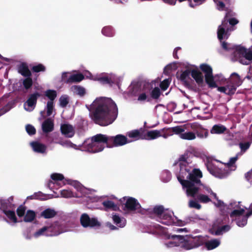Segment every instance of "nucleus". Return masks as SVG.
<instances>
[{
    "label": "nucleus",
    "mask_w": 252,
    "mask_h": 252,
    "mask_svg": "<svg viewBox=\"0 0 252 252\" xmlns=\"http://www.w3.org/2000/svg\"><path fill=\"white\" fill-rule=\"evenodd\" d=\"M251 142H241L239 143V147L241 149V152L245 153L250 147Z\"/></svg>",
    "instance_id": "8fccbe9b"
},
{
    "label": "nucleus",
    "mask_w": 252,
    "mask_h": 252,
    "mask_svg": "<svg viewBox=\"0 0 252 252\" xmlns=\"http://www.w3.org/2000/svg\"><path fill=\"white\" fill-rule=\"evenodd\" d=\"M35 218V213L33 211L28 210L26 212L24 218V221L26 222H31Z\"/></svg>",
    "instance_id": "a19ab883"
},
{
    "label": "nucleus",
    "mask_w": 252,
    "mask_h": 252,
    "mask_svg": "<svg viewBox=\"0 0 252 252\" xmlns=\"http://www.w3.org/2000/svg\"><path fill=\"white\" fill-rule=\"evenodd\" d=\"M165 128L160 130H152L147 132L146 139L148 140L157 139L161 135V132H163Z\"/></svg>",
    "instance_id": "a878e982"
},
{
    "label": "nucleus",
    "mask_w": 252,
    "mask_h": 252,
    "mask_svg": "<svg viewBox=\"0 0 252 252\" xmlns=\"http://www.w3.org/2000/svg\"><path fill=\"white\" fill-rule=\"evenodd\" d=\"M49 236L47 228L45 226L39 228L35 231L32 235V237L35 239H37L42 236Z\"/></svg>",
    "instance_id": "473e14b6"
},
{
    "label": "nucleus",
    "mask_w": 252,
    "mask_h": 252,
    "mask_svg": "<svg viewBox=\"0 0 252 252\" xmlns=\"http://www.w3.org/2000/svg\"><path fill=\"white\" fill-rule=\"evenodd\" d=\"M102 204L106 209H111L116 211L118 209L117 205L112 201H104L102 202Z\"/></svg>",
    "instance_id": "a18cd8bd"
},
{
    "label": "nucleus",
    "mask_w": 252,
    "mask_h": 252,
    "mask_svg": "<svg viewBox=\"0 0 252 252\" xmlns=\"http://www.w3.org/2000/svg\"><path fill=\"white\" fill-rule=\"evenodd\" d=\"M45 67L42 64H38L34 65L32 67V70L33 72H38L40 71H44L45 70Z\"/></svg>",
    "instance_id": "13d9d810"
},
{
    "label": "nucleus",
    "mask_w": 252,
    "mask_h": 252,
    "mask_svg": "<svg viewBox=\"0 0 252 252\" xmlns=\"http://www.w3.org/2000/svg\"><path fill=\"white\" fill-rule=\"evenodd\" d=\"M80 222L84 227H99L101 225L100 222L96 218H90L87 214H83L80 217Z\"/></svg>",
    "instance_id": "dca6fc26"
},
{
    "label": "nucleus",
    "mask_w": 252,
    "mask_h": 252,
    "mask_svg": "<svg viewBox=\"0 0 252 252\" xmlns=\"http://www.w3.org/2000/svg\"><path fill=\"white\" fill-rule=\"evenodd\" d=\"M71 91L74 94H77L80 97L84 96L86 94V89L83 87L74 85L71 87Z\"/></svg>",
    "instance_id": "7c9ffc66"
},
{
    "label": "nucleus",
    "mask_w": 252,
    "mask_h": 252,
    "mask_svg": "<svg viewBox=\"0 0 252 252\" xmlns=\"http://www.w3.org/2000/svg\"><path fill=\"white\" fill-rule=\"evenodd\" d=\"M236 59L241 63L248 65L252 62V51L242 46H237L234 51Z\"/></svg>",
    "instance_id": "f8f14e48"
},
{
    "label": "nucleus",
    "mask_w": 252,
    "mask_h": 252,
    "mask_svg": "<svg viewBox=\"0 0 252 252\" xmlns=\"http://www.w3.org/2000/svg\"><path fill=\"white\" fill-rule=\"evenodd\" d=\"M62 146L66 148H71L75 150H80L82 151L83 146L82 144L81 145H77L72 143L70 141H65L64 142H60L58 143Z\"/></svg>",
    "instance_id": "c9c22d12"
},
{
    "label": "nucleus",
    "mask_w": 252,
    "mask_h": 252,
    "mask_svg": "<svg viewBox=\"0 0 252 252\" xmlns=\"http://www.w3.org/2000/svg\"><path fill=\"white\" fill-rule=\"evenodd\" d=\"M39 96L40 94L37 93L31 94L24 103V106L25 110L29 112L32 111L35 108L37 98Z\"/></svg>",
    "instance_id": "a211bd4d"
},
{
    "label": "nucleus",
    "mask_w": 252,
    "mask_h": 252,
    "mask_svg": "<svg viewBox=\"0 0 252 252\" xmlns=\"http://www.w3.org/2000/svg\"><path fill=\"white\" fill-rule=\"evenodd\" d=\"M153 212L157 220L166 225L183 226L193 221V218L191 217L186 218L184 220H180L174 216L173 212L165 209L162 206H155Z\"/></svg>",
    "instance_id": "7ed1b4c3"
},
{
    "label": "nucleus",
    "mask_w": 252,
    "mask_h": 252,
    "mask_svg": "<svg viewBox=\"0 0 252 252\" xmlns=\"http://www.w3.org/2000/svg\"><path fill=\"white\" fill-rule=\"evenodd\" d=\"M86 107L90 112L92 119L101 126L111 124L117 117V105L108 97L96 98L90 105H86Z\"/></svg>",
    "instance_id": "f03ea898"
},
{
    "label": "nucleus",
    "mask_w": 252,
    "mask_h": 252,
    "mask_svg": "<svg viewBox=\"0 0 252 252\" xmlns=\"http://www.w3.org/2000/svg\"><path fill=\"white\" fill-rule=\"evenodd\" d=\"M167 238V240L164 243L166 248L180 247V235H169Z\"/></svg>",
    "instance_id": "6ab92c4d"
},
{
    "label": "nucleus",
    "mask_w": 252,
    "mask_h": 252,
    "mask_svg": "<svg viewBox=\"0 0 252 252\" xmlns=\"http://www.w3.org/2000/svg\"><path fill=\"white\" fill-rule=\"evenodd\" d=\"M130 94L133 95H138L141 92L140 87L137 83H132L129 87Z\"/></svg>",
    "instance_id": "58836bf2"
},
{
    "label": "nucleus",
    "mask_w": 252,
    "mask_h": 252,
    "mask_svg": "<svg viewBox=\"0 0 252 252\" xmlns=\"http://www.w3.org/2000/svg\"><path fill=\"white\" fill-rule=\"evenodd\" d=\"M190 75H191V66L181 73L180 78L183 81L186 82L189 78Z\"/></svg>",
    "instance_id": "49530a36"
},
{
    "label": "nucleus",
    "mask_w": 252,
    "mask_h": 252,
    "mask_svg": "<svg viewBox=\"0 0 252 252\" xmlns=\"http://www.w3.org/2000/svg\"><path fill=\"white\" fill-rule=\"evenodd\" d=\"M216 8L219 11L225 10V5L229 2V0H213Z\"/></svg>",
    "instance_id": "4c0bfd02"
},
{
    "label": "nucleus",
    "mask_w": 252,
    "mask_h": 252,
    "mask_svg": "<svg viewBox=\"0 0 252 252\" xmlns=\"http://www.w3.org/2000/svg\"><path fill=\"white\" fill-rule=\"evenodd\" d=\"M242 154L238 153L235 157L231 158L229 161L225 164L226 165H228L229 167V171L234 170L236 169V166L234 165L235 162L237 161L239 156H241Z\"/></svg>",
    "instance_id": "ea45409f"
},
{
    "label": "nucleus",
    "mask_w": 252,
    "mask_h": 252,
    "mask_svg": "<svg viewBox=\"0 0 252 252\" xmlns=\"http://www.w3.org/2000/svg\"><path fill=\"white\" fill-rule=\"evenodd\" d=\"M51 180L47 184V187L51 190L58 189L63 185L69 184L75 188L83 195L88 194L90 190L82 186L79 182L75 180L65 179L64 181L63 175L60 173H53L51 175Z\"/></svg>",
    "instance_id": "20e7f679"
},
{
    "label": "nucleus",
    "mask_w": 252,
    "mask_h": 252,
    "mask_svg": "<svg viewBox=\"0 0 252 252\" xmlns=\"http://www.w3.org/2000/svg\"><path fill=\"white\" fill-rule=\"evenodd\" d=\"M61 130L62 134L68 138L73 137L75 134L74 127L68 124H62L61 126Z\"/></svg>",
    "instance_id": "4be33fe9"
},
{
    "label": "nucleus",
    "mask_w": 252,
    "mask_h": 252,
    "mask_svg": "<svg viewBox=\"0 0 252 252\" xmlns=\"http://www.w3.org/2000/svg\"><path fill=\"white\" fill-rule=\"evenodd\" d=\"M207 168L212 175L219 178H224L230 173L228 165L218 160L208 162L207 164Z\"/></svg>",
    "instance_id": "9d476101"
},
{
    "label": "nucleus",
    "mask_w": 252,
    "mask_h": 252,
    "mask_svg": "<svg viewBox=\"0 0 252 252\" xmlns=\"http://www.w3.org/2000/svg\"><path fill=\"white\" fill-rule=\"evenodd\" d=\"M26 209L24 206H20L17 209V213L19 217L24 216L25 214Z\"/></svg>",
    "instance_id": "0e129e2a"
},
{
    "label": "nucleus",
    "mask_w": 252,
    "mask_h": 252,
    "mask_svg": "<svg viewBox=\"0 0 252 252\" xmlns=\"http://www.w3.org/2000/svg\"><path fill=\"white\" fill-rule=\"evenodd\" d=\"M138 95L137 100L139 101H145L147 98V95L145 92L140 93Z\"/></svg>",
    "instance_id": "338daca9"
},
{
    "label": "nucleus",
    "mask_w": 252,
    "mask_h": 252,
    "mask_svg": "<svg viewBox=\"0 0 252 252\" xmlns=\"http://www.w3.org/2000/svg\"><path fill=\"white\" fill-rule=\"evenodd\" d=\"M71 75L69 72H64L62 75V81L66 83H70L68 80L69 79V75Z\"/></svg>",
    "instance_id": "69168bd1"
},
{
    "label": "nucleus",
    "mask_w": 252,
    "mask_h": 252,
    "mask_svg": "<svg viewBox=\"0 0 252 252\" xmlns=\"http://www.w3.org/2000/svg\"><path fill=\"white\" fill-rule=\"evenodd\" d=\"M18 70L23 76L29 77L31 75V73L26 63H19L18 65Z\"/></svg>",
    "instance_id": "cd10ccee"
},
{
    "label": "nucleus",
    "mask_w": 252,
    "mask_h": 252,
    "mask_svg": "<svg viewBox=\"0 0 252 252\" xmlns=\"http://www.w3.org/2000/svg\"><path fill=\"white\" fill-rule=\"evenodd\" d=\"M205 241V237L202 235H180V248L186 251L191 250L203 245Z\"/></svg>",
    "instance_id": "0eeeda50"
},
{
    "label": "nucleus",
    "mask_w": 252,
    "mask_h": 252,
    "mask_svg": "<svg viewBox=\"0 0 252 252\" xmlns=\"http://www.w3.org/2000/svg\"><path fill=\"white\" fill-rule=\"evenodd\" d=\"M206 0H190L189 6L192 8L201 5L204 3Z\"/></svg>",
    "instance_id": "603ef678"
},
{
    "label": "nucleus",
    "mask_w": 252,
    "mask_h": 252,
    "mask_svg": "<svg viewBox=\"0 0 252 252\" xmlns=\"http://www.w3.org/2000/svg\"><path fill=\"white\" fill-rule=\"evenodd\" d=\"M112 218L114 223L118 227L123 228L126 225V221L124 218L121 217L116 214L113 215Z\"/></svg>",
    "instance_id": "c85d7f7f"
},
{
    "label": "nucleus",
    "mask_w": 252,
    "mask_h": 252,
    "mask_svg": "<svg viewBox=\"0 0 252 252\" xmlns=\"http://www.w3.org/2000/svg\"><path fill=\"white\" fill-rule=\"evenodd\" d=\"M140 131L138 129H134L127 132L126 136L131 138L129 140L130 142L138 140L140 139Z\"/></svg>",
    "instance_id": "2f4dec72"
},
{
    "label": "nucleus",
    "mask_w": 252,
    "mask_h": 252,
    "mask_svg": "<svg viewBox=\"0 0 252 252\" xmlns=\"http://www.w3.org/2000/svg\"><path fill=\"white\" fill-rule=\"evenodd\" d=\"M30 146L34 152L39 154L46 155L47 147L44 144L38 141H33L30 143Z\"/></svg>",
    "instance_id": "aec40b11"
},
{
    "label": "nucleus",
    "mask_w": 252,
    "mask_h": 252,
    "mask_svg": "<svg viewBox=\"0 0 252 252\" xmlns=\"http://www.w3.org/2000/svg\"><path fill=\"white\" fill-rule=\"evenodd\" d=\"M189 208H195L198 210L201 208V205L197 201L193 200H190L189 201Z\"/></svg>",
    "instance_id": "5fc2aeb1"
},
{
    "label": "nucleus",
    "mask_w": 252,
    "mask_h": 252,
    "mask_svg": "<svg viewBox=\"0 0 252 252\" xmlns=\"http://www.w3.org/2000/svg\"><path fill=\"white\" fill-rule=\"evenodd\" d=\"M45 95L50 99L49 101L54 102L57 96V93L54 90H49L45 92Z\"/></svg>",
    "instance_id": "09e8293b"
},
{
    "label": "nucleus",
    "mask_w": 252,
    "mask_h": 252,
    "mask_svg": "<svg viewBox=\"0 0 252 252\" xmlns=\"http://www.w3.org/2000/svg\"><path fill=\"white\" fill-rule=\"evenodd\" d=\"M60 104L62 107H65L68 102V98L67 95H62L59 99Z\"/></svg>",
    "instance_id": "6e6d98bb"
},
{
    "label": "nucleus",
    "mask_w": 252,
    "mask_h": 252,
    "mask_svg": "<svg viewBox=\"0 0 252 252\" xmlns=\"http://www.w3.org/2000/svg\"><path fill=\"white\" fill-rule=\"evenodd\" d=\"M245 178L248 182L252 184V169L245 174Z\"/></svg>",
    "instance_id": "774afa93"
},
{
    "label": "nucleus",
    "mask_w": 252,
    "mask_h": 252,
    "mask_svg": "<svg viewBox=\"0 0 252 252\" xmlns=\"http://www.w3.org/2000/svg\"><path fill=\"white\" fill-rule=\"evenodd\" d=\"M176 165L180 167V170L177 173V179L188 196H194L199 190H202L204 193L208 192L214 196L216 199L214 202L216 206L221 210L225 209L224 203L218 199L211 188L201 183L200 179L202 177L201 171L195 168L191 171L193 167V164L187 155L182 156Z\"/></svg>",
    "instance_id": "f257e3e1"
},
{
    "label": "nucleus",
    "mask_w": 252,
    "mask_h": 252,
    "mask_svg": "<svg viewBox=\"0 0 252 252\" xmlns=\"http://www.w3.org/2000/svg\"><path fill=\"white\" fill-rule=\"evenodd\" d=\"M84 76L81 73L73 74L69 75V79L68 80L70 83L72 82H79L83 80Z\"/></svg>",
    "instance_id": "79ce46f5"
},
{
    "label": "nucleus",
    "mask_w": 252,
    "mask_h": 252,
    "mask_svg": "<svg viewBox=\"0 0 252 252\" xmlns=\"http://www.w3.org/2000/svg\"><path fill=\"white\" fill-rule=\"evenodd\" d=\"M53 128V122L50 119H47L42 124V130L45 132H49L52 131Z\"/></svg>",
    "instance_id": "c756f323"
},
{
    "label": "nucleus",
    "mask_w": 252,
    "mask_h": 252,
    "mask_svg": "<svg viewBox=\"0 0 252 252\" xmlns=\"http://www.w3.org/2000/svg\"><path fill=\"white\" fill-rule=\"evenodd\" d=\"M111 138L112 137L106 135L97 134L82 143V151L93 153L101 152L105 147L108 146V142L110 141Z\"/></svg>",
    "instance_id": "39448f33"
},
{
    "label": "nucleus",
    "mask_w": 252,
    "mask_h": 252,
    "mask_svg": "<svg viewBox=\"0 0 252 252\" xmlns=\"http://www.w3.org/2000/svg\"><path fill=\"white\" fill-rule=\"evenodd\" d=\"M170 83L169 79H164L160 83V87L163 91H165L169 87Z\"/></svg>",
    "instance_id": "4d7b16f0"
},
{
    "label": "nucleus",
    "mask_w": 252,
    "mask_h": 252,
    "mask_svg": "<svg viewBox=\"0 0 252 252\" xmlns=\"http://www.w3.org/2000/svg\"><path fill=\"white\" fill-rule=\"evenodd\" d=\"M112 137V138L110 139V141L113 140L116 146H121L130 143L129 140L128 139L126 136L122 134H118L114 137Z\"/></svg>",
    "instance_id": "5701e85b"
},
{
    "label": "nucleus",
    "mask_w": 252,
    "mask_h": 252,
    "mask_svg": "<svg viewBox=\"0 0 252 252\" xmlns=\"http://www.w3.org/2000/svg\"><path fill=\"white\" fill-rule=\"evenodd\" d=\"M86 77L94 81H97L102 84H109L112 85L113 84H118L123 80V77L113 73H102L95 75L92 74L88 72L86 74Z\"/></svg>",
    "instance_id": "6e6552de"
},
{
    "label": "nucleus",
    "mask_w": 252,
    "mask_h": 252,
    "mask_svg": "<svg viewBox=\"0 0 252 252\" xmlns=\"http://www.w3.org/2000/svg\"><path fill=\"white\" fill-rule=\"evenodd\" d=\"M26 130L29 135H33L35 133V129L31 125H27L26 126Z\"/></svg>",
    "instance_id": "e2e57ef3"
},
{
    "label": "nucleus",
    "mask_w": 252,
    "mask_h": 252,
    "mask_svg": "<svg viewBox=\"0 0 252 252\" xmlns=\"http://www.w3.org/2000/svg\"><path fill=\"white\" fill-rule=\"evenodd\" d=\"M32 79L30 77H28L23 80V85L26 89H29L32 86Z\"/></svg>",
    "instance_id": "680f3d73"
},
{
    "label": "nucleus",
    "mask_w": 252,
    "mask_h": 252,
    "mask_svg": "<svg viewBox=\"0 0 252 252\" xmlns=\"http://www.w3.org/2000/svg\"><path fill=\"white\" fill-rule=\"evenodd\" d=\"M231 227L229 225H225L221 227H218L214 232L216 235H220L224 233L228 232Z\"/></svg>",
    "instance_id": "37998d69"
},
{
    "label": "nucleus",
    "mask_w": 252,
    "mask_h": 252,
    "mask_svg": "<svg viewBox=\"0 0 252 252\" xmlns=\"http://www.w3.org/2000/svg\"><path fill=\"white\" fill-rule=\"evenodd\" d=\"M208 250H212L219 247L220 244V240L219 239H212L204 243Z\"/></svg>",
    "instance_id": "bb28decb"
},
{
    "label": "nucleus",
    "mask_w": 252,
    "mask_h": 252,
    "mask_svg": "<svg viewBox=\"0 0 252 252\" xmlns=\"http://www.w3.org/2000/svg\"><path fill=\"white\" fill-rule=\"evenodd\" d=\"M235 14L231 10L227 11L225 14L224 19L222 21L221 24L220 25L218 29L217 34L219 39L221 42L222 47L225 50L229 51L233 48V46L225 42H221L223 39H227L230 35V33L234 30V28L229 26L227 23V18Z\"/></svg>",
    "instance_id": "423d86ee"
},
{
    "label": "nucleus",
    "mask_w": 252,
    "mask_h": 252,
    "mask_svg": "<svg viewBox=\"0 0 252 252\" xmlns=\"http://www.w3.org/2000/svg\"><path fill=\"white\" fill-rule=\"evenodd\" d=\"M47 229L49 236H57L63 231L62 230L61 226L58 222H54L45 225Z\"/></svg>",
    "instance_id": "f3484780"
},
{
    "label": "nucleus",
    "mask_w": 252,
    "mask_h": 252,
    "mask_svg": "<svg viewBox=\"0 0 252 252\" xmlns=\"http://www.w3.org/2000/svg\"><path fill=\"white\" fill-rule=\"evenodd\" d=\"M242 83V81L239 75L236 73H233L231 75L230 80L227 82V85L223 87H218V91L227 95L234 94L237 87Z\"/></svg>",
    "instance_id": "9b49d317"
},
{
    "label": "nucleus",
    "mask_w": 252,
    "mask_h": 252,
    "mask_svg": "<svg viewBox=\"0 0 252 252\" xmlns=\"http://www.w3.org/2000/svg\"><path fill=\"white\" fill-rule=\"evenodd\" d=\"M171 129L174 134L179 135L180 138L184 140H192L196 137L195 133L193 132H185V126H184L172 127Z\"/></svg>",
    "instance_id": "ddd939ff"
},
{
    "label": "nucleus",
    "mask_w": 252,
    "mask_h": 252,
    "mask_svg": "<svg viewBox=\"0 0 252 252\" xmlns=\"http://www.w3.org/2000/svg\"><path fill=\"white\" fill-rule=\"evenodd\" d=\"M200 69L205 73V80L207 84L211 88H216L217 85L214 81L211 67L207 64H202Z\"/></svg>",
    "instance_id": "2eb2a0df"
},
{
    "label": "nucleus",
    "mask_w": 252,
    "mask_h": 252,
    "mask_svg": "<svg viewBox=\"0 0 252 252\" xmlns=\"http://www.w3.org/2000/svg\"><path fill=\"white\" fill-rule=\"evenodd\" d=\"M160 95V89L155 87L151 92V96L153 99H158Z\"/></svg>",
    "instance_id": "864d4df0"
},
{
    "label": "nucleus",
    "mask_w": 252,
    "mask_h": 252,
    "mask_svg": "<svg viewBox=\"0 0 252 252\" xmlns=\"http://www.w3.org/2000/svg\"><path fill=\"white\" fill-rule=\"evenodd\" d=\"M4 214L9 219L10 222L13 223H16L17 222V218L15 215V213L14 211L10 210H3Z\"/></svg>",
    "instance_id": "c03bdc74"
},
{
    "label": "nucleus",
    "mask_w": 252,
    "mask_h": 252,
    "mask_svg": "<svg viewBox=\"0 0 252 252\" xmlns=\"http://www.w3.org/2000/svg\"><path fill=\"white\" fill-rule=\"evenodd\" d=\"M226 129V127L221 125H215L211 128L210 132L213 134H220L223 133Z\"/></svg>",
    "instance_id": "72a5a7b5"
},
{
    "label": "nucleus",
    "mask_w": 252,
    "mask_h": 252,
    "mask_svg": "<svg viewBox=\"0 0 252 252\" xmlns=\"http://www.w3.org/2000/svg\"><path fill=\"white\" fill-rule=\"evenodd\" d=\"M125 201V210L130 212H139L141 205L138 200L132 197L125 196L123 197Z\"/></svg>",
    "instance_id": "4468645a"
},
{
    "label": "nucleus",
    "mask_w": 252,
    "mask_h": 252,
    "mask_svg": "<svg viewBox=\"0 0 252 252\" xmlns=\"http://www.w3.org/2000/svg\"><path fill=\"white\" fill-rule=\"evenodd\" d=\"M191 127L195 131L196 136L200 139H205L208 137L209 132L208 130L203 128L200 125L197 124H192Z\"/></svg>",
    "instance_id": "412c9836"
},
{
    "label": "nucleus",
    "mask_w": 252,
    "mask_h": 252,
    "mask_svg": "<svg viewBox=\"0 0 252 252\" xmlns=\"http://www.w3.org/2000/svg\"><path fill=\"white\" fill-rule=\"evenodd\" d=\"M208 194H210V193H204L202 190H199L193 197L196 195V199L198 201L203 203H207L211 201V199Z\"/></svg>",
    "instance_id": "393cba45"
},
{
    "label": "nucleus",
    "mask_w": 252,
    "mask_h": 252,
    "mask_svg": "<svg viewBox=\"0 0 252 252\" xmlns=\"http://www.w3.org/2000/svg\"><path fill=\"white\" fill-rule=\"evenodd\" d=\"M240 202L231 203L228 208L233 210L230 214V217L236 221V224L239 227H244L247 223L248 218L249 217L245 213L244 209L239 206Z\"/></svg>",
    "instance_id": "1a4fd4ad"
},
{
    "label": "nucleus",
    "mask_w": 252,
    "mask_h": 252,
    "mask_svg": "<svg viewBox=\"0 0 252 252\" xmlns=\"http://www.w3.org/2000/svg\"><path fill=\"white\" fill-rule=\"evenodd\" d=\"M47 111V116H50L54 111V102L48 101L45 108Z\"/></svg>",
    "instance_id": "de8ad7c7"
},
{
    "label": "nucleus",
    "mask_w": 252,
    "mask_h": 252,
    "mask_svg": "<svg viewBox=\"0 0 252 252\" xmlns=\"http://www.w3.org/2000/svg\"><path fill=\"white\" fill-rule=\"evenodd\" d=\"M102 34L106 37H111L115 35V31L111 26H105L101 30Z\"/></svg>",
    "instance_id": "e433bc0d"
},
{
    "label": "nucleus",
    "mask_w": 252,
    "mask_h": 252,
    "mask_svg": "<svg viewBox=\"0 0 252 252\" xmlns=\"http://www.w3.org/2000/svg\"><path fill=\"white\" fill-rule=\"evenodd\" d=\"M57 213L54 209L47 208L43 210L41 213V217L45 219H50L53 218L56 215Z\"/></svg>",
    "instance_id": "f704fd0d"
},
{
    "label": "nucleus",
    "mask_w": 252,
    "mask_h": 252,
    "mask_svg": "<svg viewBox=\"0 0 252 252\" xmlns=\"http://www.w3.org/2000/svg\"><path fill=\"white\" fill-rule=\"evenodd\" d=\"M178 67L177 63L174 62L167 65L164 68V71L168 73V71L176 70Z\"/></svg>",
    "instance_id": "052dcab7"
},
{
    "label": "nucleus",
    "mask_w": 252,
    "mask_h": 252,
    "mask_svg": "<svg viewBox=\"0 0 252 252\" xmlns=\"http://www.w3.org/2000/svg\"><path fill=\"white\" fill-rule=\"evenodd\" d=\"M232 12L233 13V11ZM234 13L235 14L234 15L230 16L227 18V21L229 26L232 27V26L235 25L238 23V21L235 18L233 17L236 15L235 13L234 12Z\"/></svg>",
    "instance_id": "bf43d9fd"
},
{
    "label": "nucleus",
    "mask_w": 252,
    "mask_h": 252,
    "mask_svg": "<svg viewBox=\"0 0 252 252\" xmlns=\"http://www.w3.org/2000/svg\"><path fill=\"white\" fill-rule=\"evenodd\" d=\"M61 196L64 198H69L73 197L74 194L69 189H63L61 191Z\"/></svg>",
    "instance_id": "3c124183"
},
{
    "label": "nucleus",
    "mask_w": 252,
    "mask_h": 252,
    "mask_svg": "<svg viewBox=\"0 0 252 252\" xmlns=\"http://www.w3.org/2000/svg\"><path fill=\"white\" fill-rule=\"evenodd\" d=\"M191 75L198 84H201L203 82V76L196 67L191 66Z\"/></svg>",
    "instance_id": "b1692460"
}]
</instances>
